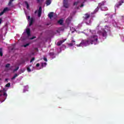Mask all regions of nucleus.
Listing matches in <instances>:
<instances>
[{
	"instance_id": "obj_1",
	"label": "nucleus",
	"mask_w": 124,
	"mask_h": 124,
	"mask_svg": "<svg viewBox=\"0 0 124 124\" xmlns=\"http://www.w3.org/2000/svg\"><path fill=\"white\" fill-rule=\"evenodd\" d=\"M90 44L94 45H96L98 44V36L97 35H93L91 36L87 40H82L80 44L77 45L78 47H80V46H88Z\"/></svg>"
},
{
	"instance_id": "obj_2",
	"label": "nucleus",
	"mask_w": 124,
	"mask_h": 124,
	"mask_svg": "<svg viewBox=\"0 0 124 124\" xmlns=\"http://www.w3.org/2000/svg\"><path fill=\"white\" fill-rule=\"evenodd\" d=\"M102 36L104 38V39H106L107 36V31L105 30H103L101 31Z\"/></svg>"
},
{
	"instance_id": "obj_3",
	"label": "nucleus",
	"mask_w": 124,
	"mask_h": 124,
	"mask_svg": "<svg viewBox=\"0 0 124 124\" xmlns=\"http://www.w3.org/2000/svg\"><path fill=\"white\" fill-rule=\"evenodd\" d=\"M63 6L64 7H65V8H68V7H69V5H68L67 0H64Z\"/></svg>"
},
{
	"instance_id": "obj_4",
	"label": "nucleus",
	"mask_w": 124,
	"mask_h": 124,
	"mask_svg": "<svg viewBox=\"0 0 124 124\" xmlns=\"http://www.w3.org/2000/svg\"><path fill=\"white\" fill-rule=\"evenodd\" d=\"M42 13V7L40 6L38 9V17H41V14Z\"/></svg>"
},
{
	"instance_id": "obj_5",
	"label": "nucleus",
	"mask_w": 124,
	"mask_h": 124,
	"mask_svg": "<svg viewBox=\"0 0 124 124\" xmlns=\"http://www.w3.org/2000/svg\"><path fill=\"white\" fill-rule=\"evenodd\" d=\"M34 22V18L33 17H31L30 19V21L29 22V27H31L33 25V23Z\"/></svg>"
},
{
	"instance_id": "obj_6",
	"label": "nucleus",
	"mask_w": 124,
	"mask_h": 124,
	"mask_svg": "<svg viewBox=\"0 0 124 124\" xmlns=\"http://www.w3.org/2000/svg\"><path fill=\"white\" fill-rule=\"evenodd\" d=\"M65 40H66V39H63L58 42L57 43L58 46H61L63 43V42L65 41Z\"/></svg>"
},
{
	"instance_id": "obj_7",
	"label": "nucleus",
	"mask_w": 124,
	"mask_h": 124,
	"mask_svg": "<svg viewBox=\"0 0 124 124\" xmlns=\"http://www.w3.org/2000/svg\"><path fill=\"white\" fill-rule=\"evenodd\" d=\"M124 2V0H122L118 2V4L116 5V7H119L122 5Z\"/></svg>"
},
{
	"instance_id": "obj_8",
	"label": "nucleus",
	"mask_w": 124,
	"mask_h": 124,
	"mask_svg": "<svg viewBox=\"0 0 124 124\" xmlns=\"http://www.w3.org/2000/svg\"><path fill=\"white\" fill-rule=\"evenodd\" d=\"M26 33L28 36H31V30L30 28H27L26 29Z\"/></svg>"
},
{
	"instance_id": "obj_9",
	"label": "nucleus",
	"mask_w": 124,
	"mask_h": 124,
	"mask_svg": "<svg viewBox=\"0 0 124 124\" xmlns=\"http://www.w3.org/2000/svg\"><path fill=\"white\" fill-rule=\"evenodd\" d=\"M53 17H54V13L53 12L49 13L48 14V18H49V19H52Z\"/></svg>"
},
{
	"instance_id": "obj_10",
	"label": "nucleus",
	"mask_w": 124,
	"mask_h": 124,
	"mask_svg": "<svg viewBox=\"0 0 124 124\" xmlns=\"http://www.w3.org/2000/svg\"><path fill=\"white\" fill-rule=\"evenodd\" d=\"M14 0H10L8 5L9 6H11V7H14V5H13V4H12V2L14 1Z\"/></svg>"
},
{
	"instance_id": "obj_11",
	"label": "nucleus",
	"mask_w": 124,
	"mask_h": 124,
	"mask_svg": "<svg viewBox=\"0 0 124 124\" xmlns=\"http://www.w3.org/2000/svg\"><path fill=\"white\" fill-rule=\"evenodd\" d=\"M90 14H88V13H86L85 15V17H84V19L85 20H87V19H89V18H90Z\"/></svg>"
},
{
	"instance_id": "obj_12",
	"label": "nucleus",
	"mask_w": 124,
	"mask_h": 124,
	"mask_svg": "<svg viewBox=\"0 0 124 124\" xmlns=\"http://www.w3.org/2000/svg\"><path fill=\"white\" fill-rule=\"evenodd\" d=\"M51 0H46V6H48V5H50L51 3Z\"/></svg>"
},
{
	"instance_id": "obj_13",
	"label": "nucleus",
	"mask_w": 124,
	"mask_h": 124,
	"mask_svg": "<svg viewBox=\"0 0 124 124\" xmlns=\"http://www.w3.org/2000/svg\"><path fill=\"white\" fill-rule=\"evenodd\" d=\"M58 24H60V25H62V24H63V20H62V19H60L58 21Z\"/></svg>"
},
{
	"instance_id": "obj_14",
	"label": "nucleus",
	"mask_w": 124,
	"mask_h": 124,
	"mask_svg": "<svg viewBox=\"0 0 124 124\" xmlns=\"http://www.w3.org/2000/svg\"><path fill=\"white\" fill-rule=\"evenodd\" d=\"M69 46H73V45H75V41H72V43L68 44Z\"/></svg>"
},
{
	"instance_id": "obj_15",
	"label": "nucleus",
	"mask_w": 124,
	"mask_h": 124,
	"mask_svg": "<svg viewBox=\"0 0 124 124\" xmlns=\"http://www.w3.org/2000/svg\"><path fill=\"white\" fill-rule=\"evenodd\" d=\"M3 95L5 97L4 100H3V101H4V100H5L6 99V97H7V94L6 93L4 92Z\"/></svg>"
},
{
	"instance_id": "obj_16",
	"label": "nucleus",
	"mask_w": 124,
	"mask_h": 124,
	"mask_svg": "<svg viewBox=\"0 0 124 124\" xmlns=\"http://www.w3.org/2000/svg\"><path fill=\"white\" fill-rule=\"evenodd\" d=\"M6 11H9V9H8V7H6V8H4V9L3 10V12L4 13L5 12H6Z\"/></svg>"
},
{
	"instance_id": "obj_17",
	"label": "nucleus",
	"mask_w": 124,
	"mask_h": 124,
	"mask_svg": "<svg viewBox=\"0 0 124 124\" xmlns=\"http://www.w3.org/2000/svg\"><path fill=\"white\" fill-rule=\"evenodd\" d=\"M0 56L1 57H2V56H3V53H2V48H0Z\"/></svg>"
},
{
	"instance_id": "obj_18",
	"label": "nucleus",
	"mask_w": 124,
	"mask_h": 124,
	"mask_svg": "<svg viewBox=\"0 0 124 124\" xmlns=\"http://www.w3.org/2000/svg\"><path fill=\"white\" fill-rule=\"evenodd\" d=\"M25 2V5L27 6V9H29V8L30 7V5L29 4V3H28V2L26 1Z\"/></svg>"
},
{
	"instance_id": "obj_19",
	"label": "nucleus",
	"mask_w": 124,
	"mask_h": 124,
	"mask_svg": "<svg viewBox=\"0 0 124 124\" xmlns=\"http://www.w3.org/2000/svg\"><path fill=\"white\" fill-rule=\"evenodd\" d=\"M16 77H18V74H15L13 77L12 78V80H14Z\"/></svg>"
},
{
	"instance_id": "obj_20",
	"label": "nucleus",
	"mask_w": 124,
	"mask_h": 124,
	"mask_svg": "<svg viewBox=\"0 0 124 124\" xmlns=\"http://www.w3.org/2000/svg\"><path fill=\"white\" fill-rule=\"evenodd\" d=\"M19 66L16 67L15 69L13 70V72H16L17 70H18Z\"/></svg>"
},
{
	"instance_id": "obj_21",
	"label": "nucleus",
	"mask_w": 124,
	"mask_h": 124,
	"mask_svg": "<svg viewBox=\"0 0 124 124\" xmlns=\"http://www.w3.org/2000/svg\"><path fill=\"white\" fill-rule=\"evenodd\" d=\"M10 83H8L6 85H5V87H6L7 88H9V87H10Z\"/></svg>"
},
{
	"instance_id": "obj_22",
	"label": "nucleus",
	"mask_w": 124,
	"mask_h": 124,
	"mask_svg": "<svg viewBox=\"0 0 124 124\" xmlns=\"http://www.w3.org/2000/svg\"><path fill=\"white\" fill-rule=\"evenodd\" d=\"M9 66H10V63H7L5 65L6 68H8V67H9Z\"/></svg>"
},
{
	"instance_id": "obj_23",
	"label": "nucleus",
	"mask_w": 124,
	"mask_h": 124,
	"mask_svg": "<svg viewBox=\"0 0 124 124\" xmlns=\"http://www.w3.org/2000/svg\"><path fill=\"white\" fill-rule=\"evenodd\" d=\"M27 70L28 72H31V68H30V67H27Z\"/></svg>"
},
{
	"instance_id": "obj_24",
	"label": "nucleus",
	"mask_w": 124,
	"mask_h": 124,
	"mask_svg": "<svg viewBox=\"0 0 124 124\" xmlns=\"http://www.w3.org/2000/svg\"><path fill=\"white\" fill-rule=\"evenodd\" d=\"M34 60H35V58L34 57L32 58V59L30 61V62H32L33 61H34Z\"/></svg>"
},
{
	"instance_id": "obj_25",
	"label": "nucleus",
	"mask_w": 124,
	"mask_h": 124,
	"mask_svg": "<svg viewBox=\"0 0 124 124\" xmlns=\"http://www.w3.org/2000/svg\"><path fill=\"white\" fill-rule=\"evenodd\" d=\"M46 64H47V63H46V62H44V63H42V66H46Z\"/></svg>"
},
{
	"instance_id": "obj_26",
	"label": "nucleus",
	"mask_w": 124,
	"mask_h": 124,
	"mask_svg": "<svg viewBox=\"0 0 124 124\" xmlns=\"http://www.w3.org/2000/svg\"><path fill=\"white\" fill-rule=\"evenodd\" d=\"M113 24L114 27H117V23L115 21L113 22Z\"/></svg>"
},
{
	"instance_id": "obj_27",
	"label": "nucleus",
	"mask_w": 124,
	"mask_h": 124,
	"mask_svg": "<svg viewBox=\"0 0 124 124\" xmlns=\"http://www.w3.org/2000/svg\"><path fill=\"white\" fill-rule=\"evenodd\" d=\"M49 56H53L54 55V52H50L49 53Z\"/></svg>"
},
{
	"instance_id": "obj_28",
	"label": "nucleus",
	"mask_w": 124,
	"mask_h": 124,
	"mask_svg": "<svg viewBox=\"0 0 124 124\" xmlns=\"http://www.w3.org/2000/svg\"><path fill=\"white\" fill-rule=\"evenodd\" d=\"M29 45H30V44H26V45H24V47H28V46H29Z\"/></svg>"
},
{
	"instance_id": "obj_29",
	"label": "nucleus",
	"mask_w": 124,
	"mask_h": 124,
	"mask_svg": "<svg viewBox=\"0 0 124 124\" xmlns=\"http://www.w3.org/2000/svg\"><path fill=\"white\" fill-rule=\"evenodd\" d=\"M34 38H36V36H33L31 38H30L31 40H32V39H34Z\"/></svg>"
},
{
	"instance_id": "obj_30",
	"label": "nucleus",
	"mask_w": 124,
	"mask_h": 124,
	"mask_svg": "<svg viewBox=\"0 0 124 124\" xmlns=\"http://www.w3.org/2000/svg\"><path fill=\"white\" fill-rule=\"evenodd\" d=\"M44 61H45V62H47L48 60H47V58L46 57H44Z\"/></svg>"
},
{
	"instance_id": "obj_31",
	"label": "nucleus",
	"mask_w": 124,
	"mask_h": 124,
	"mask_svg": "<svg viewBox=\"0 0 124 124\" xmlns=\"http://www.w3.org/2000/svg\"><path fill=\"white\" fill-rule=\"evenodd\" d=\"M78 4V2H75L73 4V5H77Z\"/></svg>"
},
{
	"instance_id": "obj_32",
	"label": "nucleus",
	"mask_w": 124,
	"mask_h": 124,
	"mask_svg": "<svg viewBox=\"0 0 124 124\" xmlns=\"http://www.w3.org/2000/svg\"><path fill=\"white\" fill-rule=\"evenodd\" d=\"M39 65H40V64H39V63H38L36 64V66L37 67H39Z\"/></svg>"
},
{
	"instance_id": "obj_33",
	"label": "nucleus",
	"mask_w": 124,
	"mask_h": 124,
	"mask_svg": "<svg viewBox=\"0 0 124 124\" xmlns=\"http://www.w3.org/2000/svg\"><path fill=\"white\" fill-rule=\"evenodd\" d=\"M4 12H3V11H2V12H1V13H0V15H3V14H4Z\"/></svg>"
},
{
	"instance_id": "obj_34",
	"label": "nucleus",
	"mask_w": 124,
	"mask_h": 124,
	"mask_svg": "<svg viewBox=\"0 0 124 124\" xmlns=\"http://www.w3.org/2000/svg\"><path fill=\"white\" fill-rule=\"evenodd\" d=\"M31 16H28V20H31Z\"/></svg>"
},
{
	"instance_id": "obj_35",
	"label": "nucleus",
	"mask_w": 124,
	"mask_h": 124,
	"mask_svg": "<svg viewBox=\"0 0 124 124\" xmlns=\"http://www.w3.org/2000/svg\"><path fill=\"white\" fill-rule=\"evenodd\" d=\"M38 3H40V0H36Z\"/></svg>"
},
{
	"instance_id": "obj_36",
	"label": "nucleus",
	"mask_w": 124,
	"mask_h": 124,
	"mask_svg": "<svg viewBox=\"0 0 124 124\" xmlns=\"http://www.w3.org/2000/svg\"><path fill=\"white\" fill-rule=\"evenodd\" d=\"M83 6H84V4H81V5H80V7H83Z\"/></svg>"
},
{
	"instance_id": "obj_37",
	"label": "nucleus",
	"mask_w": 124,
	"mask_h": 124,
	"mask_svg": "<svg viewBox=\"0 0 124 124\" xmlns=\"http://www.w3.org/2000/svg\"><path fill=\"white\" fill-rule=\"evenodd\" d=\"M122 18L124 20V16H122Z\"/></svg>"
},
{
	"instance_id": "obj_38",
	"label": "nucleus",
	"mask_w": 124,
	"mask_h": 124,
	"mask_svg": "<svg viewBox=\"0 0 124 124\" xmlns=\"http://www.w3.org/2000/svg\"><path fill=\"white\" fill-rule=\"evenodd\" d=\"M34 13H35V14H36V13H37V11H35Z\"/></svg>"
},
{
	"instance_id": "obj_39",
	"label": "nucleus",
	"mask_w": 124,
	"mask_h": 124,
	"mask_svg": "<svg viewBox=\"0 0 124 124\" xmlns=\"http://www.w3.org/2000/svg\"><path fill=\"white\" fill-rule=\"evenodd\" d=\"M0 96H2V94H0Z\"/></svg>"
},
{
	"instance_id": "obj_40",
	"label": "nucleus",
	"mask_w": 124,
	"mask_h": 124,
	"mask_svg": "<svg viewBox=\"0 0 124 124\" xmlns=\"http://www.w3.org/2000/svg\"><path fill=\"white\" fill-rule=\"evenodd\" d=\"M21 71H22V73L24 72V71H23L22 70H21Z\"/></svg>"
},
{
	"instance_id": "obj_41",
	"label": "nucleus",
	"mask_w": 124,
	"mask_h": 124,
	"mask_svg": "<svg viewBox=\"0 0 124 124\" xmlns=\"http://www.w3.org/2000/svg\"><path fill=\"white\" fill-rule=\"evenodd\" d=\"M11 68H12V67H13V66H11Z\"/></svg>"
},
{
	"instance_id": "obj_42",
	"label": "nucleus",
	"mask_w": 124,
	"mask_h": 124,
	"mask_svg": "<svg viewBox=\"0 0 124 124\" xmlns=\"http://www.w3.org/2000/svg\"><path fill=\"white\" fill-rule=\"evenodd\" d=\"M10 70H11V68H10Z\"/></svg>"
},
{
	"instance_id": "obj_43",
	"label": "nucleus",
	"mask_w": 124,
	"mask_h": 124,
	"mask_svg": "<svg viewBox=\"0 0 124 124\" xmlns=\"http://www.w3.org/2000/svg\"><path fill=\"white\" fill-rule=\"evenodd\" d=\"M68 20V19H66V21H67Z\"/></svg>"
}]
</instances>
